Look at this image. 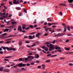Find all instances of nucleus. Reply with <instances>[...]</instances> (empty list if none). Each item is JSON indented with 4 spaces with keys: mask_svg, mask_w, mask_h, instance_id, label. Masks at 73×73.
Returning <instances> with one entry per match:
<instances>
[{
    "mask_svg": "<svg viewBox=\"0 0 73 73\" xmlns=\"http://www.w3.org/2000/svg\"><path fill=\"white\" fill-rule=\"evenodd\" d=\"M36 46V44H33L32 45H31V46L32 47H33V46Z\"/></svg>",
    "mask_w": 73,
    "mask_h": 73,
    "instance_id": "obj_43",
    "label": "nucleus"
},
{
    "mask_svg": "<svg viewBox=\"0 0 73 73\" xmlns=\"http://www.w3.org/2000/svg\"><path fill=\"white\" fill-rule=\"evenodd\" d=\"M17 23L16 22H12V24H17Z\"/></svg>",
    "mask_w": 73,
    "mask_h": 73,
    "instance_id": "obj_33",
    "label": "nucleus"
},
{
    "mask_svg": "<svg viewBox=\"0 0 73 73\" xmlns=\"http://www.w3.org/2000/svg\"><path fill=\"white\" fill-rule=\"evenodd\" d=\"M13 3L14 4H18L20 3H21V1L19 2V1H17V0H13Z\"/></svg>",
    "mask_w": 73,
    "mask_h": 73,
    "instance_id": "obj_4",
    "label": "nucleus"
},
{
    "mask_svg": "<svg viewBox=\"0 0 73 73\" xmlns=\"http://www.w3.org/2000/svg\"><path fill=\"white\" fill-rule=\"evenodd\" d=\"M46 48L45 49V50L46 51V52H48V48L47 47H46Z\"/></svg>",
    "mask_w": 73,
    "mask_h": 73,
    "instance_id": "obj_46",
    "label": "nucleus"
},
{
    "mask_svg": "<svg viewBox=\"0 0 73 73\" xmlns=\"http://www.w3.org/2000/svg\"><path fill=\"white\" fill-rule=\"evenodd\" d=\"M9 3L10 4V5H13V4H12V2H9Z\"/></svg>",
    "mask_w": 73,
    "mask_h": 73,
    "instance_id": "obj_45",
    "label": "nucleus"
},
{
    "mask_svg": "<svg viewBox=\"0 0 73 73\" xmlns=\"http://www.w3.org/2000/svg\"><path fill=\"white\" fill-rule=\"evenodd\" d=\"M13 28V26H11L9 27H7V28Z\"/></svg>",
    "mask_w": 73,
    "mask_h": 73,
    "instance_id": "obj_35",
    "label": "nucleus"
},
{
    "mask_svg": "<svg viewBox=\"0 0 73 73\" xmlns=\"http://www.w3.org/2000/svg\"><path fill=\"white\" fill-rule=\"evenodd\" d=\"M58 52H62V50H60V49H59V50H57Z\"/></svg>",
    "mask_w": 73,
    "mask_h": 73,
    "instance_id": "obj_32",
    "label": "nucleus"
},
{
    "mask_svg": "<svg viewBox=\"0 0 73 73\" xmlns=\"http://www.w3.org/2000/svg\"><path fill=\"white\" fill-rule=\"evenodd\" d=\"M4 71L5 72H9V70L8 69L4 70Z\"/></svg>",
    "mask_w": 73,
    "mask_h": 73,
    "instance_id": "obj_9",
    "label": "nucleus"
},
{
    "mask_svg": "<svg viewBox=\"0 0 73 73\" xmlns=\"http://www.w3.org/2000/svg\"><path fill=\"white\" fill-rule=\"evenodd\" d=\"M47 19L48 20V21H52V20L50 18H48Z\"/></svg>",
    "mask_w": 73,
    "mask_h": 73,
    "instance_id": "obj_26",
    "label": "nucleus"
},
{
    "mask_svg": "<svg viewBox=\"0 0 73 73\" xmlns=\"http://www.w3.org/2000/svg\"><path fill=\"white\" fill-rule=\"evenodd\" d=\"M29 39H32V36H31V35H30L29 36Z\"/></svg>",
    "mask_w": 73,
    "mask_h": 73,
    "instance_id": "obj_24",
    "label": "nucleus"
},
{
    "mask_svg": "<svg viewBox=\"0 0 73 73\" xmlns=\"http://www.w3.org/2000/svg\"><path fill=\"white\" fill-rule=\"evenodd\" d=\"M42 68H43V69H45V65L44 64H42Z\"/></svg>",
    "mask_w": 73,
    "mask_h": 73,
    "instance_id": "obj_18",
    "label": "nucleus"
},
{
    "mask_svg": "<svg viewBox=\"0 0 73 73\" xmlns=\"http://www.w3.org/2000/svg\"><path fill=\"white\" fill-rule=\"evenodd\" d=\"M26 65H27V66H30V65H31V64L29 63H27Z\"/></svg>",
    "mask_w": 73,
    "mask_h": 73,
    "instance_id": "obj_39",
    "label": "nucleus"
},
{
    "mask_svg": "<svg viewBox=\"0 0 73 73\" xmlns=\"http://www.w3.org/2000/svg\"><path fill=\"white\" fill-rule=\"evenodd\" d=\"M14 37V35H10L9 36V37Z\"/></svg>",
    "mask_w": 73,
    "mask_h": 73,
    "instance_id": "obj_41",
    "label": "nucleus"
},
{
    "mask_svg": "<svg viewBox=\"0 0 73 73\" xmlns=\"http://www.w3.org/2000/svg\"><path fill=\"white\" fill-rule=\"evenodd\" d=\"M69 65L70 66H73V64L72 63H69Z\"/></svg>",
    "mask_w": 73,
    "mask_h": 73,
    "instance_id": "obj_53",
    "label": "nucleus"
},
{
    "mask_svg": "<svg viewBox=\"0 0 73 73\" xmlns=\"http://www.w3.org/2000/svg\"><path fill=\"white\" fill-rule=\"evenodd\" d=\"M38 50L39 51H41V49L40 48H38Z\"/></svg>",
    "mask_w": 73,
    "mask_h": 73,
    "instance_id": "obj_55",
    "label": "nucleus"
},
{
    "mask_svg": "<svg viewBox=\"0 0 73 73\" xmlns=\"http://www.w3.org/2000/svg\"><path fill=\"white\" fill-rule=\"evenodd\" d=\"M16 9L17 10H20L21 9V8L19 7H16Z\"/></svg>",
    "mask_w": 73,
    "mask_h": 73,
    "instance_id": "obj_25",
    "label": "nucleus"
},
{
    "mask_svg": "<svg viewBox=\"0 0 73 73\" xmlns=\"http://www.w3.org/2000/svg\"><path fill=\"white\" fill-rule=\"evenodd\" d=\"M64 32H66V29L67 28V27H64Z\"/></svg>",
    "mask_w": 73,
    "mask_h": 73,
    "instance_id": "obj_20",
    "label": "nucleus"
},
{
    "mask_svg": "<svg viewBox=\"0 0 73 73\" xmlns=\"http://www.w3.org/2000/svg\"><path fill=\"white\" fill-rule=\"evenodd\" d=\"M45 44H50V43L48 42H46L45 43Z\"/></svg>",
    "mask_w": 73,
    "mask_h": 73,
    "instance_id": "obj_47",
    "label": "nucleus"
},
{
    "mask_svg": "<svg viewBox=\"0 0 73 73\" xmlns=\"http://www.w3.org/2000/svg\"><path fill=\"white\" fill-rule=\"evenodd\" d=\"M5 27V25H1V28H3Z\"/></svg>",
    "mask_w": 73,
    "mask_h": 73,
    "instance_id": "obj_37",
    "label": "nucleus"
},
{
    "mask_svg": "<svg viewBox=\"0 0 73 73\" xmlns=\"http://www.w3.org/2000/svg\"><path fill=\"white\" fill-rule=\"evenodd\" d=\"M59 5H61V6H65L66 5V4H65V3H60L59 4Z\"/></svg>",
    "mask_w": 73,
    "mask_h": 73,
    "instance_id": "obj_15",
    "label": "nucleus"
},
{
    "mask_svg": "<svg viewBox=\"0 0 73 73\" xmlns=\"http://www.w3.org/2000/svg\"><path fill=\"white\" fill-rule=\"evenodd\" d=\"M9 31V29H5L4 31V32H8Z\"/></svg>",
    "mask_w": 73,
    "mask_h": 73,
    "instance_id": "obj_14",
    "label": "nucleus"
},
{
    "mask_svg": "<svg viewBox=\"0 0 73 73\" xmlns=\"http://www.w3.org/2000/svg\"><path fill=\"white\" fill-rule=\"evenodd\" d=\"M2 11H3V12H5V11H6V10H5V9H4L2 10Z\"/></svg>",
    "mask_w": 73,
    "mask_h": 73,
    "instance_id": "obj_50",
    "label": "nucleus"
},
{
    "mask_svg": "<svg viewBox=\"0 0 73 73\" xmlns=\"http://www.w3.org/2000/svg\"><path fill=\"white\" fill-rule=\"evenodd\" d=\"M19 61H23V59L21 58H19Z\"/></svg>",
    "mask_w": 73,
    "mask_h": 73,
    "instance_id": "obj_42",
    "label": "nucleus"
},
{
    "mask_svg": "<svg viewBox=\"0 0 73 73\" xmlns=\"http://www.w3.org/2000/svg\"><path fill=\"white\" fill-rule=\"evenodd\" d=\"M36 56V58H39L40 56H39V55L38 54H35Z\"/></svg>",
    "mask_w": 73,
    "mask_h": 73,
    "instance_id": "obj_12",
    "label": "nucleus"
},
{
    "mask_svg": "<svg viewBox=\"0 0 73 73\" xmlns=\"http://www.w3.org/2000/svg\"><path fill=\"white\" fill-rule=\"evenodd\" d=\"M6 49L7 50H14L15 51L16 50V49L14 48H11L9 49V48L7 47H6Z\"/></svg>",
    "mask_w": 73,
    "mask_h": 73,
    "instance_id": "obj_3",
    "label": "nucleus"
},
{
    "mask_svg": "<svg viewBox=\"0 0 73 73\" xmlns=\"http://www.w3.org/2000/svg\"><path fill=\"white\" fill-rule=\"evenodd\" d=\"M21 69H22V70H25V69L24 68H21Z\"/></svg>",
    "mask_w": 73,
    "mask_h": 73,
    "instance_id": "obj_59",
    "label": "nucleus"
},
{
    "mask_svg": "<svg viewBox=\"0 0 73 73\" xmlns=\"http://www.w3.org/2000/svg\"><path fill=\"white\" fill-rule=\"evenodd\" d=\"M35 33H36L35 32L32 33H31V35H34V34H35Z\"/></svg>",
    "mask_w": 73,
    "mask_h": 73,
    "instance_id": "obj_60",
    "label": "nucleus"
},
{
    "mask_svg": "<svg viewBox=\"0 0 73 73\" xmlns=\"http://www.w3.org/2000/svg\"><path fill=\"white\" fill-rule=\"evenodd\" d=\"M5 15V13H4L2 14L1 13H0V16H2L3 17H4V18H5L6 17L4 16H3V15Z\"/></svg>",
    "mask_w": 73,
    "mask_h": 73,
    "instance_id": "obj_5",
    "label": "nucleus"
},
{
    "mask_svg": "<svg viewBox=\"0 0 73 73\" xmlns=\"http://www.w3.org/2000/svg\"><path fill=\"white\" fill-rule=\"evenodd\" d=\"M69 5L72 8H73V4H69Z\"/></svg>",
    "mask_w": 73,
    "mask_h": 73,
    "instance_id": "obj_22",
    "label": "nucleus"
},
{
    "mask_svg": "<svg viewBox=\"0 0 73 73\" xmlns=\"http://www.w3.org/2000/svg\"><path fill=\"white\" fill-rule=\"evenodd\" d=\"M57 56V55H53L52 56H51L50 57H56V56Z\"/></svg>",
    "mask_w": 73,
    "mask_h": 73,
    "instance_id": "obj_31",
    "label": "nucleus"
},
{
    "mask_svg": "<svg viewBox=\"0 0 73 73\" xmlns=\"http://www.w3.org/2000/svg\"><path fill=\"white\" fill-rule=\"evenodd\" d=\"M36 23H37V21H36V19H35V22H34V24H36Z\"/></svg>",
    "mask_w": 73,
    "mask_h": 73,
    "instance_id": "obj_49",
    "label": "nucleus"
},
{
    "mask_svg": "<svg viewBox=\"0 0 73 73\" xmlns=\"http://www.w3.org/2000/svg\"><path fill=\"white\" fill-rule=\"evenodd\" d=\"M22 29H23L24 30V29H25V26H23L22 27Z\"/></svg>",
    "mask_w": 73,
    "mask_h": 73,
    "instance_id": "obj_57",
    "label": "nucleus"
},
{
    "mask_svg": "<svg viewBox=\"0 0 73 73\" xmlns=\"http://www.w3.org/2000/svg\"><path fill=\"white\" fill-rule=\"evenodd\" d=\"M25 43H27V44H28L29 43H30V42L28 41H26L25 42Z\"/></svg>",
    "mask_w": 73,
    "mask_h": 73,
    "instance_id": "obj_52",
    "label": "nucleus"
},
{
    "mask_svg": "<svg viewBox=\"0 0 73 73\" xmlns=\"http://www.w3.org/2000/svg\"><path fill=\"white\" fill-rule=\"evenodd\" d=\"M50 60H46V62H50Z\"/></svg>",
    "mask_w": 73,
    "mask_h": 73,
    "instance_id": "obj_38",
    "label": "nucleus"
},
{
    "mask_svg": "<svg viewBox=\"0 0 73 73\" xmlns=\"http://www.w3.org/2000/svg\"><path fill=\"white\" fill-rule=\"evenodd\" d=\"M14 61H19V59H17L15 60Z\"/></svg>",
    "mask_w": 73,
    "mask_h": 73,
    "instance_id": "obj_63",
    "label": "nucleus"
},
{
    "mask_svg": "<svg viewBox=\"0 0 73 73\" xmlns=\"http://www.w3.org/2000/svg\"><path fill=\"white\" fill-rule=\"evenodd\" d=\"M51 23L52 25H56L57 24V23Z\"/></svg>",
    "mask_w": 73,
    "mask_h": 73,
    "instance_id": "obj_48",
    "label": "nucleus"
},
{
    "mask_svg": "<svg viewBox=\"0 0 73 73\" xmlns=\"http://www.w3.org/2000/svg\"><path fill=\"white\" fill-rule=\"evenodd\" d=\"M50 47L49 49L50 51H52V49H54V46H53L52 44H50Z\"/></svg>",
    "mask_w": 73,
    "mask_h": 73,
    "instance_id": "obj_2",
    "label": "nucleus"
},
{
    "mask_svg": "<svg viewBox=\"0 0 73 73\" xmlns=\"http://www.w3.org/2000/svg\"><path fill=\"white\" fill-rule=\"evenodd\" d=\"M18 30L19 31H22V28H21V27H19L18 29Z\"/></svg>",
    "mask_w": 73,
    "mask_h": 73,
    "instance_id": "obj_11",
    "label": "nucleus"
},
{
    "mask_svg": "<svg viewBox=\"0 0 73 73\" xmlns=\"http://www.w3.org/2000/svg\"><path fill=\"white\" fill-rule=\"evenodd\" d=\"M52 55V54H49L47 55V56H48V57H49V56H50Z\"/></svg>",
    "mask_w": 73,
    "mask_h": 73,
    "instance_id": "obj_58",
    "label": "nucleus"
},
{
    "mask_svg": "<svg viewBox=\"0 0 73 73\" xmlns=\"http://www.w3.org/2000/svg\"><path fill=\"white\" fill-rule=\"evenodd\" d=\"M67 36H72V35L68 34L67 35Z\"/></svg>",
    "mask_w": 73,
    "mask_h": 73,
    "instance_id": "obj_54",
    "label": "nucleus"
},
{
    "mask_svg": "<svg viewBox=\"0 0 73 73\" xmlns=\"http://www.w3.org/2000/svg\"><path fill=\"white\" fill-rule=\"evenodd\" d=\"M19 16H21V15H22V12H21V13H20L19 14Z\"/></svg>",
    "mask_w": 73,
    "mask_h": 73,
    "instance_id": "obj_34",
    "label": "nucleus"
},
{
    "mask_svg": "<svg viewBox=\"0 0 73 73\" xmlns=\"http://www.w3.org/2000/svg\"><path fill=\"white\" fill-rule=\"evenodd\" d=\"M24 12H25V13H27V10H25V9H24Z\"/></svg>",
    "mask_w": 73,
    "mask_h": 73,
    "instance_id": "obj_61",
    "label": "nucleus"
},
{
    "mask_svg": "<svg viewBox=\"0 0 73 73\" xmlns=\"http://www.w3.org/2000/svg\"><path fill=\"white\" fill-rule=\"evenodd\" d=\"M64 49L65 50H70V49L68 48H66V47L64 48Z\"/></svg>",
    "mask_w": 73,
    "mask_h": 73,
    "instance_id": "obj_23",
    "label": "nucleus"
},
{
    "mask_svg": "<svg viewBox=\"0 0 73 73\" xmlns=\"http://www.w3.org/2000/svg\"><path fill=\"white\" fill-rule=\"evenodd\" d=\"M36 63H39L40 62V61L39 60H37L36 61Z\"/></svg>",
    "mask_w": 73,
    "mask_h": 73,
    "instance_id": "obj_64",
    "label": "nucleus"
},
{
    "mask_svg": "<svg viewBox=\"0 0 73 73\" xmlns=\"http://www.w3.org/2000/svg\"><path fill=\"white\" fill-rule=\"evenodd\" d=\"M17 66H18V64H16V65L15 66H13V68H16V67H17Z\"/></svg>",
    "mask_w": 73,
    "mask_h": 73,
    "instance_id": "obj_40",
    "label": "nucleus"
},
{
    "mask_svg": "<svg viewBox=\"0 0 73 73\" xmlns=\"http://www.w3.org/2000/svg\"><path fill=\"white\" fill-rule=\"evenodd\" d=\"M1 48H2V49H3L4 50H5L6 49V47L5 46H2L1 47Z\"/></svg>",
    "mask_w": 73,
    "mask_h": 73,
    "instance_id": "obj_16",
    "label": "nucleus"
},
{
    "mask_svg": "<svg viewBox=\"0 0 73 73\" xmlns=\"http://www.w3.org/2000/svg\"><path fill=\"white\" fill-rule=\"evenodd\" d=\"M29 27L31 28H33V26L32 25H30L29 26Z\"/></svg>",
    "mask_w": 73,
    "mask_h": 73,
    "instance_id": "obj_29",
    "label": "nucleus"
},
{
    "mask_svg": "<svg viewBox=\"0 0 73 73\" xmlns=\"http://www.w3.org/2000/svg\"><path fill=\"white\" fill-rule=\"evenodd\" d=\"M11 57L12 56H9L5 57V58H11Z\"/></svg>",
    "mask_w": 73,
    "mask_h": 73,
    "instance_id": "obj_21",
    "label": "nucleus"
},
{
    "mask_svg": "<svg viewBox=\"0 0 73 73\" xmlns=\"http://www.w3.org/2000/svg\"><path fill=\"white\" fill-rule=\"evenodd\" d=\"M30 29V28H29V27H28L26 28H25V29L26 30H27L28 29Z\"/></svg>",
    "mask_w": 73,
    "mask_h": 73,
    "instance_id": "obj_36",
    "label": "nucleus"
},
{
    "mask_svg": "<svg viewBox=\"0 0 73 73\" xmlns=\"http://www.w3.org/2000/svg\"><path fill=\"white\" fill-rule=\"evenodd\" d=\"M26 65H27V64H23L22 63V67H25Z\"/></svg>",
    "mask_w": 73,
    "mask_h": 73,
    "instance_id": "obj_19",
    "label": "nucleus"
},
{
    "mask_svg": "<svg viewBox=\"0 0 73 73\" xmlns=\"http://www.w3.org/2000/svg\"><path fill=\"white\" fill-rule=\"evenodd\" d=\"M68 1L70 3H72L73 2V0H68Z\"/></svg>",
    "mask_w": 73,
    "mask_h": 73,
    "instance_id": "obj_17",
    "label": "nucleus"
},
{
    "mask_svg": "<svg viewBox=\"0 0 73 73\" xmlns=\"http://www.w3.org/2000/svg\"><path fill=\"white\" fill-rule=\"evenodd\" d=\"M60 13L61 16H62V12H60Z\"/></svg>",
    "mask_w": 73,
    "mask_h": 73,
    "instance_id": "obj_62",
    "label": "nucleus"
},
{
    "mask_svg": "<svg viewBox=\"0 0 73 73\" xmlns=\"http://www.w3.org/2000/svg\"><path fill=\"white\" fill-rule=\"evenodd\" d=\"M3 68L2 67H1L0 68V71H3Z\"/></svg>",
    "mask_w": 73,
    "mask_h": 73,
    "instance_id": "obj_30",
    "label": "nucleus"
},
{
    "mask_svg": "<svg viewBox=\"0 0 73 73\" xmlns=\"http://www.w3.org/2000/svg\"><path fill=\"white\" fill-rule=\"evenodd\" d=\"M12 40V38H10L9 39H7L5 40V41H9V40Z\"/></svg>",
    "mask_w": 73,
    "mask_h": 73,
    "instance_id": "obj_27",
    "label": "nucleus"
},
{
    "mask_svg": "<svg viewBox=\"0 0 73 73\" xmlns=\"http://www.w3.org/2000/svg\"><path fill=\"white\" fill-rule=\"evenodd\" d=\"M28 58L29 59H31V60H33L35 58V57L32 56H30L28 57Z\"/></svg>",
    "mask_w": 73,
    "mask_h": 73,
    "instance_id": "obj_6",
    "label": "nucleus"
},
{
    "mask_svg": "<svg viewBox=\"0 0 73 73\" xmlns=\"http://www.w3.org/2000/svg\"><path fill=\"white\" fill-rule=\"evenodd\" d=\"M22 63H20L19 64H18V66L17 67H22Z\"/></svg>",
    "mask_w": 73,
    "mask_h": 73,
    "instance_id": "obj_10",
    "label": "nucleus"
},
{
    "mask_svg": "<svg viewBox=\"0 0 73 73\" xmlns=\"http://www.w3.org/2000/svg\"><path fill=\"white\" fill-rule=\"evenodd\" d=\"M7 33H5L2 34V35L3 36H6L7 35Z\"/></svg>",
    "mask_w": 73,
    "mask_h": 73,
    "instance_id": "obj_51",
    "label": "nucleus"
},
{
    "mask_svg": "<svg viewBox=\"0 0 73 73\" xmlns=\"http://www.w3.org/2000/svg\"><path fill=\"white\" fill-rule=\"evenodd\" d=\"M10 42H11V41H7L5 42V43L7 44H9Z\"/></svg>",
    "mask_w": 73,
    "mask_h": 73,
    "instance_id": "obj_28",
    "label": "nucleus"
},
{
    "mask_svg": "<svg viewBox=\"0 0 73 73\" xmlns=\"http://www.w3.org/2000/svg\"><path fill=\"white\" fill-rule=\"evenodd\" d=\"M23 44V42L21 41H19V44L20 46H21V45H22V44Z\"/></svg>",
    "mask_w": 73,
    "mask_h": 73,
    "instance_id": "obj_13",
    "label": "nucleus"
},
{
    "mask_svg": "<svg viewBox=\"0 0 73 73\" xmlns=\"http://www.w3.org/2000/svg\"><path fill=\"white\" fill-rule=\"evenodd\" d=\"M25 61H32V59H29L28 58H25Z\"/></svg>",
    "mask_w": 73,
    "mask_h": 73,
    "instance_id": "obj_7",
    "label": "nucleus"
},
{
    "mask_svg": "<svg viewBox=\"0 0 73 73\" xmlns=\"http://www.w3.org/2000/svg\"><path fill=\"white\" fill-rule=\"evenodd\" d=\"M48 25H49L50 26H51V25H52V23H48Z\"/></svg>",
    "mask_w": 73,
    "mask_h": 73,
    "instance_id": "obj_56",
    "label": "nucleus"
},
{
    "mask_svg": "<svg viewBox=\"0 0 73 73\" xmlns=\"http://www.w3.org/2000/svg\"><path fill=\"white\" fill-rule=\"evenodd\" d=\"M65 35V33H62L61 34L59 33L58 34L55 35L54 36V37H56V36H57V37H60V36H64Z\"/></svg>",
    "mask_w": 73,
    "mask_h": 73,
    "instance_id": "obj_1",
    "label": "nucleus"
},
{
    "mask_svg": "<svg viewBox=\"0 0 73 73\" xmlns=\"http://www.w3.org/2000/svg\"><path fill=\"white\" fill-rule=\"evenodd\" d=\"M67 29L68 31H70V28L69 27H67Z\"/></svg>",
    "mask_w": 73,
    "mask_h": 73,
    "instance_id": "obj_44",
    "label": "nucleus"
},
{
    "mask_svg": "<svg viewBox=\"0 0 73 73\" xmlns=\"http://www.w3.org/2000/svg\"><path fill=\"white\" fill-rule=\"evenodd\" d=\"M55 46V49H61L60 47H57V45H56Z\"/></svg>",
    "mask_w": 73,
    "mask_h": 73,
    "instance_id": "obj_8",
    "label": "nucleus"
}]
</instances>
